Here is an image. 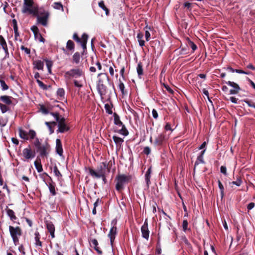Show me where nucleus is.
Returning <instances> with one entry per match:
<instances>
[{"label": "nucleus", "instance_id": "obj_38", "mask_svg": "<svg viewBox=\"0 0 255 255\" xmlns=\"http://www.w3.org/2000/svg\"><path fill=\"white\" fill-rule=\"evenodd\" d=\"M98 5L100 7H101L103 10H104L105 11L106 14L107 15H108L109 14L110 11L109 9L105 6L104 1L103 0L100 1L99 2Z\"/></svg>", "mask_w": 255, "mask_h": 255}, {"label": "nucleus", "instance_id": "obj_49", "mask_svg": "<svg viewBox=\"0 0 255 255\" xmlns=\"http://www.w3.org/2000/svg\"><path fill=\"white\" fill-rule=\"evenodd\" d=\"M144 29L145 30V39H146V40L148 41L149 40V39L150 38V34L148 31V30L150 29V27H148V26H146L145 27Z\"/></svg>", "mask_w": 255, "mask_h": 255}, {"label": "nucleus", "instance_id": "obj_19", "mask_svg": "<svg viewBox=\"0 0 255 255\" xmlns=\"http://www.w3.org/2000/svg\"><path fill=\"white\" fill-rule=\"evenodd\" d=\"M0 44L1 45L2 49L4 50L5 53V57H8L9 55L8 48L6 42L2 35H0Z\"/></svg>", "mask_w": 255, "mask_h": 255}, {"label": "nucleus", "instance_id": "obj_50", "mask_svg": "<svg viewBox=\"0 0 255 255\" xmlns=\"http://www.w3.org/2000/svg\"><path fill=\"white\" fill-rule=\"evenodd\" d=\"M244 102H245L249 107H252L255 109V102H254L252 100H249V99H245L243 100Z\"/></svg>", "mask_w": 255, "mask_h": 255}, {"label": "nucleus", "instance_id": "obj_8", "mask_svg": "<svg viewBox=\"0 0 255 255\" xmlns=\"http://www.w3.org/2000/svg\"><path fill=\"white\" fill-rule=\"evenodd\" d=\"M72 38L76 42L81 44L83 49V52H84L87 49V43L88 39V34L85 33H83L82 35V38H80L77 33H74Z\"/></svg>", "mask_w": 255, "mask_h": 255}, {"label": "nucleus", "instance_id": "obj_14", "mask_svg": "<svg viewBox=\"0 0 255 255\" xmlns=\"http://www.w3.org/2000/svg\"><path fill=\"white\" fill-rule=\"evenodd\" d=\"M31 30L33 32L34 37L35 39H38L39 41L44 43L45 39L42 37L41 34L39 31V29L37 26L33 25L30 28Z\"/></svg>", "mask_w": 255, "mask_h": 255}, {"label": "nucleus", "instance_id": "obj_29", "mask_svg": "<svg viewBox=\"0 0 255 255\" xmlns=\"http://www.w3.org/2000/svg\"><path fill=\"white\" fill-rule=\"evenodd\" d=\"M18 132H19V137L23 139L24 140H28L29 139V137L28 136V133L26 131L23 130L21 128H19Z\"/></svg>", "mask_w": 255, "mask_h": 255}, {"label": "nucleus", "instance_id": "obj_11", "mask_svg": "<svg viewBox=\"0 0 255 255\" xmlns=\"http://www.w3.org/2000/svg\"><path fill=\"white\" fill-rule=\"evenodd\" d=\"M22 155L25 158L24 160H28L35 156V151H33L30 145L24 148L22 151Z\"/></svg>", "mask_w": 255, "mask_h": 255}, {"label": "nucleus", "instance_id": "obj_20", "mask_svg": "<svg viewBox=\"0 0 255 255\" xmlns=\"http://www.w3.org/2000/svg\"><path fill=\"white\" fill-rule=\"evenodd\" d=\"M12 97L3 95L0 96V103H3L7 105H10L12 104Z\"/></svg>", "mask_w": 255, "mask_h": 255}, {"label": "nucleus", "instance_id": "obj_5", "mask_svg": "<svg viewBox=\"0 0 255 255\" xmlns=\"http://www.w3.org/2000/svg\"><path fill=\"white\" fill-rule=\"evenodd\" d=\"M107 166V162H102L98 166L97 171L93 168L89 167V173L92 177L100 178L101 175L108 174L106 170Z\"/></svg>", "mask_w": 255, "mask_h": 255}, {"label": "nucleus", "instance_id": "obj_39", "mask_svg": "<svg viewBox=\"0 0 255 255\" xmlns=\"http://www.w3.org/2000/svg\"><path fill=\"white\" fill-rule=\"evenodd\" d=\"M121 127H122V128L121 129H119L118 131V132L119 133L124 135L125 136L128 135V129H127L125 125L123 124Z\"/></svg>", "mask_w": 255, "mask_h": 255}, {"label": "nucleus", "instance_id": "obj_63", "mask_svg": "<svg viewBox=\"0 0 255 255\" xmlns=\"http://www.w3.org/2000/svg\"><path fill=\"white\" fill-rule=\"evenodd\" d=\"M7 123V120L3 118L0 119V126L1 127H4Z\"/></svg>", "mask_w": 255, "mask_h": 255}, {"label": "nucleus", "instance_id": "obj_2", "mask_svg": "<svg viewBox=\"0 0 255 255\" xmlns=\"http://www.w3.org/2000/svg\"><path fill=\"white\" fill-rule=\"evenodd\" d=\"M35 151L39 153L41 157H47L50 150V145L47 142L42 143L38 138H36L33 142Z\"/></svg>", "mask_w": 255, "mask_h": 255}, {"label": "nucleus", "instance_id": "obj_37", "mask_svg": "<svg viewBox=\"0 0 255 255\" xmlns=\"http://www.w3.org/2000/svg\"><path fill=\"white\" fill-rule=\"evenodd\" d=\"M136 71L139 77L143 75V65L141 62H139L137 64V66L136 67Z\"/></svg>", "mask_w": 255, "mask_h": 255}, {"label": "nucleus", "instance_id": "obj_35", "mask_svg": "<svg viewBox=\"0 0 255 255\" xmlns=\"http://www.w3.org/2000/svg\"><path fill=\"white\" fill-rule=\"evenodd\" d=\"M187 45L188 46L190 47L192 49V52H194L197 48L196 45L188 37L186 39Z\"/></svg>", "mask_w": 255, "mask_h": 255}, {"label": "nucleus", "instance_id": "obj_41", "mask_svg": "<svg viewBox=\"0 0 255 255\" xmlns=\"http://www.w3.org/2000/svg\"><path fill=\"white\" fill-rule=\"evenodd\" d=\"M50 192L51 193L52 196H55L56 194V192L55 190V187L54 183H49L48 185Z\"/></svg>", "mask_w": 255, "mask_h": 255}, {"label": "nucleus", "instance_id": "obj_61", "mask_svg": "<svg viewBox=\"0 0 255 255\" xmlns=\"http://www.w3.org/2000/svg\"><path fill=\"white\" fill-rule=\"evenodd\" d=\"M220 171L225 175H227V168L225 166H221L220 167Z\"/></svg>", "mask_w": 255, "mask_h": 255}, {"label": "nucleus", "instance_id": "obj_46", "mask_svg": "<svg viewBox=\"0 0 255 255\" xmlns=\"http://www.w3.org/2000/svg\"><path fill=\"white\" fill-rule=\"evenodd\" d=\"M128 111H130V113L133 115V117H134V120L135 121H137L139 120V115L136 111H135L134 110H133L130 107L128 109Z\"/></svg>", "mask_w": 255, "mask_h": 255}, {"label": "nucleus", "instance_id": "obj_53", "mask_svg": "<svg viewBox=\"0 0 255 255\" xmlns=\"http://www.w3.org/2000/svg\"><path fill=\"white\" fill-rule=\"evenodd\" d=\"M113 164H115V161H112V160H110L108 163H107V168L106 170L108 174H109L110 172L111 168Z\"/></svg>", "mask_w": 255, "mask_h": 255}, {"label": "nucleus", "instance_id": "obj_58", "mask_svg": "<svg viewBox=\"0 0 255 255\" xmlns=\"http://www.w3.org/2000/svg\"><path fill=\"white\" fill-rule=\"evenodd\" d=\"M46 64L48 69V72L49 73H51V67L52 66V61L46 60Z\"/></svg>", "mask_w": 255, "mask_h": 255}, {"label": "nucleus", "instance_id": "obj_47", "mask_svg": "<svg viewBox=\"0 0 255 255\" xmlns=\"http://www.w3.org/2000/svg\"><path fill=\"white\" fill-rule=\"evenodd\" d=\"M57 94L61 98H59V99L62 100V98H64L65 95V90L63 88H59L57 91Z\"/></svg>", "mask_w": 255, "mask_h": 255}, {"label": "nucleus", "instance_id": "obj_56", "mask_svg": "<svg viewBox=\"0 0 255 255\" xmlns=\"http://www.w3.org/2000/svg\"><path fill=\"white\" fill-rule=\"evenodd\" d=\"M0 86L2 88V90L3 91L7 90L9 88L8 86L6 85V84L5 83L4 81H3V80L0 79Z\"/></svg>", "mask_w": 255, "mask_h": 255}, {"label": "nucleus", "instance_id": "obj_34", "mask_svg": "<svg viewBox=\"0 0 255 255\" xmlns=\"http://www.w3.org/2000/svg\"><path fill=\"white\" fill-rule=\"evenodd\" d=\"M113 139L117 146H121L124 142V139L123 138L116 135H114L113 136Z\"/></svg>", "mask_w": 255, "mask_h": 255}, {"label": "nucleus", "instance_id": "obj_64", "mask_svg": "<svg viewBox=\"0 0 255 255\" xmlns=\"http://www.w3.org/2000/svg\"><path fill=\"white\" fill-rule=\"evenodd\" d=\"M73 83L74 86L76 87L81 88L82 87H83V85L80 83V81H78L76 80H74Z\"/></svg>", "mask_w": 255, "mask_h": 255}, {"label": "nucleus", "instance_id": "obj_31", "mask_svg": "<svg viewBox=\"0 0 255 255\" xmlns=\"http://www.w3.org/2000/svg\"><path fill=\"white\" fill-rule=\"evenodd\" d=\"M242 183H243V181H242L241 177L238 176L237 178V180L235 181H232V182H229V185H230V186L232 188H233L234 185H235L237 186H240L241 185V184H242Z\"/></svg>", "mask_w": 255, "mask_h": 255}, {"label": "nucleus", "instance_id": "obj_42", "mask_svg": "<svg viewBox=\"0 0 255 255\" xmlns=\"http://www.w3.org/2000/svg\"><path fill=\"white\" fill-rule=\"evenodd\" d=\"M52 6L54 8L56 9H61L62 11H64V8L62 4L60 2H55L53 3Z\"/></svg>", "mask_w": 255, "mask_h": 255}, {"label": "nucleus", "instance_id": "obj_21", "mask_svg": "<svg viewBox=\"0 0 255 255\" xmlns=\"http://www.w3.org/2000/svg\"><path fill=\"white\" fill-rule=\"evenodd\" d=\"M152 172V167L151 166H150L148 169L147 171L146 172V173L145 174V180L146 184V187L147 188H149V185L151 184L150 182V177H151V174Z\"/></svg>", "mask_w": 255, "mask_h": 255}, {"label": "nucleus", "instance_id": "obj_22", "mask_svg": "<svg viewBox=\"0 0 255 255\" xmlns=\"http://www.w3.org/2000/svg\"><path fill=\"white\" fill-rule=\"evenodd\" d=\"M56 151L60 156L63 155V148L61 141L60 139L57 138L56 140Z\"/></svg>", "mask_w": 255, "mask_h": 255}, {"label": "nucleus", "instance_id": "obj_30", "mask_svg": "<svg viewBox=\"0 0 255 255\" xmlns=\"http://www.w3.org/2000/svg\"><path fill=\"white\" fill-rule=\"evenodd\" d=\"M113 116L114 124L119 127L122 126L123 123L120 120L119 116L116 113H114Z\"/></svg>", "mask_w": 255, "mask_h": 255}, {"label": "nucleus", "instance_id": "obj_17", "mask_svg": "<svg viewBox=\"0 0 255 255\" xmlns=\"http://www.w3.org/2000/svg\"><path fill=\"white\" fill-rule=\"evenodd\" d=\"M74 49L75 44L74 42L71 40H68L66 43V49L63 48L62 49L66 54H69L70 53L68 51H70L71 53H72L74 51Z\"/></svg>", "mask_w": 255, "mask_h": 255}, {"label": "nucleus", "instance_id": "obj_52", "mask_svg": "<svg viewBox=\"0 0 255 255\" xmlns=\"http://www.w3.org/2000/svg\"><path fill=\"white\" fill-rule=\"evenodd\" d=\"M188 223L187 220L186 219L184 220L183 221V223H182V228H183V230L184 232H186L187 230L190 231V229L188 228Z\"/></svg>", "mask_w": 255, "mask_h": 255}, {"label": "nucleus", "instance_id": "obj_51", "mask_svg": "<svg viewBox=\"0 0 255 255\" xmlns=\"http://www.w3.org/2000/svg\"><path fill=\"white\" fill-rule=\"evenodd\" d=\"M118 87L123 95H125L127 94V93L125 91L124 84L121 81V80H119V84Z\"/></svg>", "mask_w": 255, "mask_h": 255}, {"label": "nucleus", "instance_id": "obj_55", "mask_svg": "<svg viewBox=\"0 0 255 255\" xmlns=\"http://www.w3.org/2000/svg\"><path fill=\"white\" fill-rule=\"evenodd\" d=\"M36 82L38 84V86L40 88L44 90H46L47 89V86L46 85L44 84L42 81L39 80V79L36 80Z\"/></svg>", "mask_w": 255, "mask_h": 255}, {"label": "nucleus", "instance_id": "obj_59", "mask_svg": "<svg viewBox=\"0 0 255 255\" xmlns=\"http://www.w3.org/2000/svg\"><path fill=\"white\" fill-rule=\"evenodd\" d=\"M142 152L146 155L150 154L151 153L150 148L148 146H145L144 147Z\"/></svg>", "mask_w": 255, "mask_h": 255}, {"label": "nucleus", "instance_id": "obj_48", "mask_svg": "<svg viewBox=\"0 0 255 255\" xmlns=\"http://www.w3.org/2000/svg\"><path fill=\"white\" fill-rule=\"evenodd\" d=\"M36 135V132L33 130V129H30L29 130V132L28 133V136L29 137V139H35L36 138L35 137Z\"/></svg>", "mask_w": 255, "mask_h": 255}, {"label": "nucleus", "instance_id": "obj_44", "mask_svg": "<svg viewBox=\"0 0 255 255\" xmlns=\"http://www.w3.org/2000/svg\"><path fill=\"white\" fill-rule=\"evenodd\" d=\"M8 106V105L0 103V109L2 113H5L7 111H9V108Z\"/></svg>", "mask_w": 255, "mask_h": 255}, {"label": "nucleus", "instance_id": "obj_32", "mask_svg": "<svg viewBox=\"0 0 255 255\" xmlns=\"http://www.w3.org/2000/svg\"><path fill=\"white\" fill-rule=\"evenodd\" d=\"M200 163L205 164V161L204 159V156L198 155L194 164V171H195L196 166Z\"/></svg>", "mask_w": 255, "mask_h": 255}, {"label": "nucleus", "instance_id": "obj_15", "mask_svg": "<svg viewBox=\"0 0 255 255\" xmlns=\"http://www.w3.org/2000/svg\"><path fill=\"white\" fill-rule=\"evenodd\" d=\"M141 232L142 237L143 238L148 240L149 238V231L148 228L147 219L145 220L143 225L142 226L141 228Z\"/></svg>", "mask_w": 255, "mask_h": 255}, {"label": "nucleus", "instance_id": "obj_18", "mask_svg": "<svg viewBox=\"0 0 255 255\" xmlns=\"http://www.w3.org/2000/svg\"><path fill=\"white\" fill-rule=\"evenodd\" d=\"M45 224L46 226V228H47V230L48 231V232H49V233L51 236V238H55V235H54L55 227H54V225H53L52 222H51L50 221L46 220L45 221Z\"/></svg>", "mask_w": 255, "mask_h": 255}, {"label": "nucleus", "instance_id": "obj_6", "mask_svg": "<svg viewBox=\"0 0 255 255\" xmlns=\"http://www.w3.org/2000/svg\"><path fill=\"white\" fill-rule=\"evenodd\" d=\"M9 231L14 244L15 245H17L19 242L18 237L22 235V230L21 228L18 226L14 227L9 226Z\"/></svg>", "mask_w": 255, "mask_h": 255}, {"label": "nucleus", "instance_id": "obj_28", "mask_svg": "<svg viewBox=\"0 0 255 255\" xmlns=\"http://www.w3.org/2000/svg\"><path fill=\"white\" fill-rule=\"evenodd\" d=\"M5 210L6 211L7 216L10 218L11 221H14L17 219L16 216L15 215V213L12 210L8 209L7 207Z\"/></svg>", "mask_w": 255, "mask_h": 255}, {"label": "nucleus", "instance_id": "obj_33", "mask_svg": "<svg viewBox=\"0 0 255 255\" xmlns=\"http://www.w3.org/2000/svg\"><path fill=\"white\" fill-rule=\"evenodd\" d=\"M81 58V55L79 52H76L73 55V63L75 64H78L80 62Z\"/></svg>", "mask_w": 255, "mask_h": 255}, {"label": "nucleus", "instance_id": "obj_25", "mask_svg": "<svg viewBox=\"0 0 255 255\" xmlns=\"http://www.w3.org/2000/svg\"><path fill=\"white\" fill-rule=\"evenodd\" d=\"M45 124L47 126L50 131V134H52L54 132V127L57 125V123L55 121L52 122H45Z\"/></svg>", "mask_w": 255, "mask_h": 255}, {"label": "nucleus", "instance_id": "obj_13", "mask_svg": "<svg viewBox=\"0 0 255 255\" xmlns=\"http://www.w3.org/2000/svg\"><path fill=\"white\" fill-rule=\"evenodd\" d=\"M224 82H225L229 86H230L234 88V89H231L230 90V94H232V95L237 94L239 93V91L241 90L239 85L238 84H237L234 82L229 81L228 82L224 81Z\"/></svg>", "mask_w": 255, "mask_h": 255}, {"label": "nucleus", "instance_id": "obj_60", "mask_svg": "<svg viewBox=\"0 0 255 255\" xmlns=\"http://www.w3.org/2000/svg\"><path fill=\"white\" fill-rule=\"evenodd\" d=\"M192 4L189 2H185L183 4L184 7H186L189 11L192 10Z\"/></svg>", "mask_w": 255, "mask_h": 255}, {"label": "nucleus", "instance_id": "obj_43", "mask_svg": "<svg viewBox=\"0 0 255 255\" xmlns=\"http://www.w3.org/2000/svg\"><path fill=\"white\" fill-rule=\"evenodd\" d=\"M113 107V105L112 103H111V105L109 104H106L105 105V110L108 114L112 115L113 114V111L112 110Z\"/></svg>", "mask_w": 255, "mask_h": 255}, {"label": "nucleus", "instance_id": "obj_26", "mask_svg": "<svg viewBox=\"0 0 255 255\" xmlns=\"http://www.w3.org/2000/svg\"><path fill=\"white\" fill-rule=\"evenodd\" d=\"M34 165L38 172H41L43 171L42 165L41 163V160L38 157L34 161Z\"/></svg>", "mask_w": 255, "mask_h": 255}, {"label": "nucleus", "instance_id": "obj_16", "mask_svg": "<svg viewBox=\"0 0 255 255\" xmlns=\"http://www.w3.org/2000/svg\"><path fill=\"white\" fill-rule=\"evenodd\" d=\"M49 15V13H46L45 15L40 16L37 14V15L34 16L37 17V21L38 23L41 24L43 26H46L47 25Z\"/></svg>", "mask_w": 255, "mask_h": 255}, {"label": "nucleus", "instance_id": "obj_10", "mask_svg": "<svg viewBox=\"0 0 255 255\" xmlns=\"http://www.w3.org/2000/svg\"><path fill=\"white\" fill-rule=\"evenodd\" d=\"M117 224V220L114 219L111 222L112 228L110 229V232L108 234V237L110 239L111 244L112 245L115 239L116 235L117 234V227L115 225Z\"/></svg>", "mask_w": 255, "mask_h": 255}, {"label": "nucleus", "instance_id": "obj_9", "mask_svg": "<svg viewBox=\"0 0 255 255\" xmlns=\"http://www.w3.org/2000/svg\"><path fill=\"white\" fill-rule=\"evenodd\" d=\"M167 138L163 132L158 134L154 139L153 144L155 146L161 147L166 142Z\"/></svg>", "mask_w": 255, "mask_h": 255}, {"label": "nucleus", "instance_id": "obj_40", "mask_svg": "<svg viewBox=\"0 0 255 255\" xmlns=\"http://www.w3.org/2000/svg\"><path fill=\"white\" fill-rule=\"evenodd\" d=\"M51 110V108L50 106L46 108L43 105H40V111L45 115L49 114V111Z\"/></svg>", "mask_w": 255, "mask_h": 255}, {"label": "nucleus", "instance_id": "obj_27", "mask_svg": "<svg viewBox=\"0 0 255 255\" xmlns=\"http://www.w3.org/2000/svg\"><path fill=\"white\" fill-rule=\"evenodd\" d=\"M35 236V246L36 247H42V242L40 241V235L38 231H36L34 233Z\"/></svg>", "mask_w": 255, "mask_h": 255}, {"label": "nucleus", "instance_id": "obj_36", "mask_svg": "<svg viewBox=\"0 0 255 255\" xmlns=\"http://www.w3.org/2000/svg\"><path fill=\"white\" fill-rule=\"evenodd\" d=\"M143 37V34L141 32H139L137 35V38L138 41L139 42V44L140 46L142 47L145 45V42L142 39Z\"/></svg>", "mask_w": 255, "mask_h": 255}, {"label": "nucleus", "instance_id": "obj_23", "mask_svg": "<svg viewBox=\"0 0 255 255\" xmlns=\"http://www.w3.org/2000/svg\"><path fill=\"white\" fill-rule=\"evenodd\" d=\"M33 68L38 70H43L44 62L40 60H34L33 61Z\"/></svg>", "mask_w": 255, "mask_h": 255}, {"label": "nucleus", "instance_id": "obj_57", "mask_svg": "<svg viewBox=\"0 0 255 255\" xmlns=\"http://www.w3.org/2000/svg\"><path fill=\"white\" fill-rule=\"evenodd\" d=\"M53 172H54V173L56 177H62V174L60 173V172L59 171V170L58 169V167H57V166H56V164L54 166Z\"/></svg>", "mask_w": 255, "mask_h": 255}, {"label": "nucleus", "instance_id": "obj_45", "mask_svg": "<svg viewBox=\"0 0 255 255\" xmlns=\"http://www.w3.org/2000/svg\"><path fill=\"white\" fill-rule=\"evenodd\" d=\"M218 186L220 189L221 198H223L224 196V187L222 182L220 180L218 181Z\"/></svg>", "mask_w": 255, "mask_h": 255}, {"label": "nucleus", "instance_id": "obj_7", "mask_svg": "<svg viewBox=\"0 0 255 255\" xmlns=\"http://www.w3.org/2000/svg\"><path fill=\"white\" fill-rule=\"evenodd\" d=\"M84 76V72L82 69L73 68L65 73V78L70 79L71 78H78Z\"/></svg>", "mask_w": 255, "mask_h": 255}, {"label": "nucleus", "instance_id": "obj_62", "mask_svg": "<svg viewBox=\"0 0 255 255\" xmlns=\"http://www.w3.org/2000/svg\"><path fill=\"white\" fill-rule=\"evenodd\" d=\"M20 49L22 50H24V52L27 54H29L30 53V49L27 48V47H24V46L23 45H21V47H20Z\"/></svg>", "mask_w": 255, "mask_h": 255}, {"label": "nucleus", "instance_id": "obj_54", "mask_svg": "<svg viewBox=\"0 0 255 255\" xmlns=\"http://www.w3.org/2000/svg\"><path fill=\"white\" fill-rule=\"evenodd\" d=\"M50 114L55 118L56 123H58L60 121L61 117L59 116V114L58 112H51L50 113Z\"/></svg>", "mask_w": 255, "mask_h": 255}, {"label": "nucleus", "instance_id": "obj_4", "mask_svg": "<svg viewBox=\"0 0 255 255\" xmlns=\"http://www.w3.org/2000/svg\"><path fill=\"white\" fill-rule=\"evenodd\" d=\"M22 13H28L33 15L38 14V8L34 5L33 0H24L23 4L21 9Z\"/></svg>", "mask_w": 255, "mask_h": 255}, {"label": "nucleus", "instance_id": "obj_3", "mask_svg": "<svg viewBox=\"0 0 255 255\" xmlns=\"http://www.w3.org/2000/svg\"><path fill=\"white\" fill-rule=\"evenodd\" d=\"M131 179L132 177L130 175L119 173L115 178L116 189L119 192H122L124 189L125 185L129 182Z\"/></svg>", "mask_w": 255, "mask_h": 255}, {"label": "nucleus", "instance_id": "obj_24", "mask_svg": "<svg viewBox=\"0 0 255 255\" xmlns=\"http://www.w3.org/2000/svg\"><path fill=\"white\" fill-rule=\"evenodd\" d=\"M90 242L93 245L94 249L97 251V252L100 255H102L103 252L98 247V241L95 239H91Z\"/></svg>", "mask_w": 255, "mask_h": 255}, {"label": "nucleus", "instance_id": "obj_1", "mask_svg": "<svg viewBox=\"0 0 255 255\" xmlns=\"http://www.w3.org/2000/svg\"><path fill=\"white\" fill-rule=\"evenodd\" d=\"M109 81L110 79L107 74L101 73L98 74L96 88L102 99L108 93L107 85L109 83Z\"/></svg>", "mask_w": 255, "mask_h": 255}, {"label": "nucleus", "instance_id": "obj_12", "mask_svg": "<svg viewBox=\"0 0 255 255\" xmlns=\"http://www.w3.org/2000/svg\"><path fill=\"white\" fill-rule=\"evenodd\" d=\"M58 129L57 132L63 133L69 130L70 128L65 124V119L64 117H61L60 121L58 122Z\"/></svg>", "mask_w": 255, "mask_h": 255}]
</instances>
